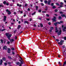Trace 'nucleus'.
<instances>
[{
    "label": "nucleus",
    "instance_id": "obj_56",
    "mask_svg": "<svg viewBox=\"0 0 66 66\" xmlns=\"http://www.w3.org/2000/svg\"><path fill=\"white\" fill-rule=\"evenodd\" d=\"M30 21H32V19L31 18H30Z\"/></svg>",
    "mask_w": 66,
    "mask_h": 66
},
{
    "label": "nucleus",
    "instance_id": "obj_13",
    "mask_svg": "<svg viewBox=\"0 0 66 66\" xmlns=\"http://www.w3.org/2000/svg\"><path fill=\"white\" fill-rule=\"evenodd\" d=\"M61 16L62 17H65V18H66V16H65V15L64 14H62L61 15Z\"/></svg>",
    "mask_w": 66,
    "mask_h": 66
},
{
    "label": "nucleus",
    "instance_id": "obj_9",
    "mask_svg": "<svg viewBox=\"0 0 66 66\" xmlns=\"http://www.w3.org/2000/svg\"><path fill=\"white\" fill-rule=\"evenodd\" d=\"M51 2V0H50L48 1V4L49 5H50V3Z\"/></svg>",
    "mask_w": 66,
    "mask_h": 66
},
{
    "label": "nucleus",
    "instance_id": "obj_10",
    "mask_svg": "<svg viewBox=\"0 0 66 66\" xmlns=\"http://www.w3.org/2000/svg\"><path fill=\"white\" fill-rule=\"evenodd\" d=\"M2 63H3V60H2L1 59L0 61V65H2Z\"/></svg>",
    "mask_w": 66,
    "mask_h": 66
},
{
    "label": "nucleus",
    "instance_id": "obj_44",
    "mask_svg": "<svg viewBox=\"0 0 66 66\" xmlns=\"http://www.w3.org/2000/svg\"><path fill=\"white\" fill-rule=\"evenodd\" d=\"M55 12H57V10L55 9Z\"/></svg>",
    "mask_w": 66,
    "mask_h": 66
},
{
    "label": "nucleus",
    "instance_id": "obj_30",
    "mask_svg": "<svg viewBox=\"0 0 66 66\" xmlns=\"http://www.w3.org/2000/svg\"><path fill=\"white\" fill-rule=\"evenodd\" d=\"M54 5V4L53 3H52L51 4V6H53Z\"/></svg>",
    "mask_w": 66,
    "mask_h": 66
},
{
    "label": "nucleus",
    "instance_id": "obj_62",
    "mask_svg": "<svg viewBox=\"0 0 66 66\" xmlns=\"http://www.w3.org/2000/svg\"><path fill=\"white\" fill-rule=\"evenodd\" d=\"M50 32H52V30H50Z\"/></svg>",
    "mask_w": 66,
    "mask_h": 66
},
{
    "label": "nucleus",
    "instance_id": "obj_25",
    "mask_svg": "<svg viewBox=\"0 0 66 66\" xmlns=\"http://www.w3.org/2000/svg\"><path fill=\"white\" fill-rule=\"evenodd\" d=\"M17 65H19L20 64V63L19 62H18L16 63Z\"/></svg>",
    "mask_w": 66,
    "mask_h": 66
},
{
    "label": "nucleus",
    "instance_id": "obj_52",
    "mask_svg": "<svg viewBox=\"0 0 66 66\" xmlns=\"http://www.w3.org/2000/svg\"><path fill=\"white\" fill-rule=\"evenodd\" d=\"M19 6L20 7H21V6H22V5H19Z\"/></svg>",
    "mask_w": 66,
    "mask_h": 66
},
{
    "label": "nucleus",
    "instance_id": "obj_49",
    "mask_svg": "<svg viewBox=\"0 0 66 66\" xmlns=\"http://www.w3.org/2000/svg\"><path fill=\"white\" fill-rule=\"evenodd\" d=\"M4 64L5 65H7V63H4Z\"/></svg>",
    "mask_w": 66,
    "mask_h": 66
},
{
    "label": "nucleus",
    "instance_id": "obj_32",
    "mask_svg": "<svg viewBox=\"0 0 66 66\" xmlns=\"http://www.w3.org/2000/svg\"><path fill=\"white\" fill-rule=\"evenodd\" d=\"M56 4L57 5H60V4L58 3H56Z\"/></svg>",
    "mask_w": 66,
    "mask_h": 66
},
{
    "label": "nucleus",
    "instance_id": "obj_2",
    "mask_svg": "<svg viewBox=\"0 0 66 66\" xmlns=\"http://www.w3.org/2000/svg\"><path fill=\"white\" fill-rule=\"evenodd\" d=\"M61 29L62 28H59V31L60 30L59 32H58L57 34L58 35H60L62 33V30H61Z\"/></svg>",
    "mask_w": 66,
    "mask_h": 66
},
{
    "label": "nucleus",
    "instance_id": "obj_14",
    "mask_svg": "<svg viewBox=\"0 0 66 66\" xmlns=\"http://www.w3.org/2000/svg\"><path fill=\"white\" fill-rule=\"evenodd\" d=\"M14 40H13V39H12L10 40V42H11V43H12V42H14Z\"/></svg>",
    "mask_w": 66,
    "mask_h": 66
},
{
    "label": "nucleus",
    "instance_id": "obj_5",
    "mask_svg": "<svg viewBox=\"0 0 66 66\" xmlns=\"http://www.w3.org/2000/svg\"><path fill=\"white\" fill-rule=\"evenodd\" d=\"M56 17L55 16L54 17V18L52 20L53 21H56Z\"/></svg>",
    "mask_w": 66,
    "mask_h": 66
},
{
    "label": "nucleus",
    "instance_id": "obj_8",
    "mask_svg": "<svg viewBox=\"0 0 66 66\" xmlns=\"http://www.w3.org/2000/svg\"><path fill=\"white\" fill-rule=\"evenodd\" d=\"M3 49H5V50H7V47L6 46H4L3 47Z\"/></svg>",
    "mask_w": 66,
    "mask_h": 66
},
{
    "label": "nucleus",
    "instance_id": "obj_33",
    "mask_svg": "<svg viewBox=\"0 0 66 66\" xmlns=\"http://www.w3.org/2000/svg\"><path fill=\"white\" fill-rule=\"evenodd\" d=\"M8 57L9 59H12L11 57L8 56Z\"/></svg>",
    "mask_w": 66,
    "mask_h": 66
},
{
    "label": "nucleus",
    "instance_id": "obj_31",
    "mask_svg": "<svg viewBox=\"0 0 66 66\" xmlns=\"http://www.w3.org/2000/svg\"><path fill=\"white\" fill-rule=\"evenodd\" d=\"M46 16H47L48 17H49V14H46Z\"/></svg>",
    "mask_w": 66,
    "mask_h": 66
},
{
    "label": "nucleus",
    "instance_id": "obj_17",
    "mask_svg": "<svg viewBox=\"0 0 66 66\" xmlns=\"http://www.w3.org/2000/svg\"><path fill=\"white\" fill-rule=\"evenodd\" d=\"M40 26L41 27H43V25L41 23L40 24Z\"/></svg>",
    "mask_w": 66,
    "mask_h": 66
},
{
    "label": "nucleus",
    "instance_id": "obj_24",
    "mask_svg": "<svg viewBox=\"0 0 66 66\" xmlns=\"http://www.w3.org/2000/svg\"><path fill=\"white\" fill-rule=\"evenodd\" d=\"M45 3H47V1L45 0L44 1Z\"/></svg>",
    "mask_w": 66,
    "mask_h": 66
},
{
    "label": "nucleus",
    "instance_id": "obj_36",
    "mask_svg": "<svg viewBox=\"0 0 66 66\" xmlns=\"http://www.w3.org/2000/svg\"><path fill=\"white\" fill-rule=\"evenodd\" d=\"M3 3L4 4H6V2L4 1L3 2Z\"/></svg>",
    "mask_w": 66,
    "mask_h": 66
},
{
    "label": "nucleus",
    "instance_id": "obj_59",
    "mask_svg": "<svg viewBox=\"0 0 66 66\" xmlns=\"http://www.w3.org/2000/svg\"><path fill=\"white\" fill-rule=\"evenodd\" d=\"M17 6H19V4H17Z\"/></svg>",
    "mask_w": 66,
    "mask_h": 66
},
{
    "label": "nucleus",
    "instance_id": "obj_60",
    "mask_svg": "<svg viewBox=\"0 0 66 66\" xmlns=\"http://www.w3.org/2000/svg\"><path fill=\"white\" fill-rule=\"evenodd\" d=\"M11 64V62H8V64Z\"/></svg>",
    "mask_w": 66,
    "mask_h": 66
},
{
    "label": "nucleus",
    "instance_id": "obj_45",
    "mask_svg": "<svg viewBox=\"0 0 66 66\" xmlns=\"http://www.w3.org/2000/svg\"><path fill=\"white\" fill-rule=\"evenodd\" d=\"M25 6H28V5L27 4H26L25 5Z\"/></svg>",
    "mask_w": 66,
    "mask_h": 66
},
{
    "label": "nucleus",
    "instance_id": "obj_28",
    "mask_svg": "<svg viewBox=\"0 0 66 66\" xmlns=\"http://www.w3.org/2000/svg\"><path fill=\"white\" fill-rule=\"evenodd\" d=\"M60 23H62L63 22L62 21H60V22H59Z\"/></svg>",
    "mask_w": 66,
    "mask_h": 66
},
{
    "label": "nucleus",
    "instance_id": "obj_38",
    "mask_svg": "<svg viewBox=\"0 0 66 66\" xmlns=\"http://www.w3.org/2000/svg\"><path fill=\"white\" fill-rule=\"evenodd\" d=\"M55 6H53V9H55Z\"/></svg>",
    "mask_w": 66,
    "mask_h": 66
},
{
    "label": "nucleus",
    "instance_id": "obj_51",
    "mask_svg": "<svg viewBox=\"0 0 66 66\" xmlns=\"http://www.w3.org/2000/svg\"><path fill=\"white\" fill-rule=\"evenodd\" d=\"M65 47V46L63 45V46L62 47L63 48H64Z\"/></svg>",
    "mask_w": 66,
    "mask_h": 66
},
{
    "label": "nucleus",
    "instance_id": "obj_35",
    "mask_svg": "<svg viewBox=\"0 0 66 66\" xmlns=\"http://www.w3.org/2000/svg\"><path fill=\"white\" fill-rule=\"evenodd\" d=\"M56 40L57 42H58L59 41V40L58 39H56Z\"/></svg>",
    "mask_w": 66,
    "mask_h": 66
},
{
    "label": "nucleus",
    "instance_id": "obj_48",
    "mask_svg": "<svg viewBox=\"0 0 66 66\" xmlns=\"http://www.w3.org/2000/svg\"><path fill=\"white\" fill-rule=\"evenodd\" d=\"M3 6L2 5H0V7H3Z\"/></svg>",
    "mask_w": 66,
    "mask_h": 66
},
{
    "label": "nucleus",
    "instance_id": "obj_22",
    "mask_svg": "<svg viewBox=\"0 0 66 66\" xmlns=\"http://www.w3.org/2000/svg\"><path fill=\"white\" fill-rule=\"evenodd\" d=\"M2 59L3 61H5V58L4 57Z\"/></svg>",
    "mask_w": 66,
    "mask_h": 66
},
{
    "label": "nucleus",
    "instance_id": "obj_27",
    "mask_svg": "<svg viewBox=\"0 0 66 66\" xmlns=\"http://www.w3.org/2000/svg\"><path fill=\"white\" fill-rule=\"evenodd\" d=\"M8 51H11V49H10V48H8Z\"/></svg>",
    "mask_w": 66,
    "mask_h": 66
},
{
    "label": "nucleus",
    "instance_id": "obj_4",
    "mask_svg": "<svg viewBox=\"0 0 66 66\" xmlns=\"http://www.w3.org/2000/svg\"><path fill=\"white\" fill-rule=\"evenodd\" d=\"M6 12H8V14H9V15H10V14L11 13V12H10V11L8 9L6 10Z\"/></svg>",
    "mask_w": 66,
    "mask_h": 66
},
{
    "label": "nucleus",
    "instance_id": "obj_15",
    "mask_svg": "<svg viewBox=\"0 0 66 66\" xmlns=\"http://www.w3.org/2000/svg\"><path fill=\"white\" fill-rule=\"evenodd\" d=\"M20 27H21L20 25H19L18 27V29H20Z\"/></svg>",
    "mask_w": 66,
    "mask_h": 66
},
{
    "label": "nucleus",
    "instance_id": "obj_20",
    "mask_svg": "<svg viewBox=\"0 0 66 66\" xmlns=\"http://www.w3.org/2000/svg\"><path fill=\"white\" fill-rule=\"evenodd\" d=\"M11 49L12 50L14 51L15 50V49L14 48L12 47L11 48Z\"/></svg>",
    "mask_w": 66,
    "mask_h": 66
},
{
    "label": "nucleus",
    "instance_id": "obj_63",
    "mask_svg": "<svg viewBox=\"0 0 66 66\" xmlns=\"http://www.w3.org/2000/svg\"><path fill=\"white\" fill-rule=\"evenodd\" d=\"M30 9L28 8V11H30Z\"/></svg>",
    "mask_w": 66,
    "mask_h": 66
},
{
    "label": "nucleus",
    "instance_id": "obj_55",
    "mask_svg": "<svg viewBox=\"0 0 66 66\" xmlns=\"http://www.w3.org/2000/svg\"><path fill=\"white\" fill-rule=\"evenodd\" d=\"M60 7H63V6L62 5H60Z\"/></svg>",
    "mask_w": 66,
    "mask_h": 66
},
{
    "label": "nucleus",
    "instance_id": "obj_18",
    "mask_svg": "<svg viewBox=\"0 0 66 66\" xmlns=\"http://www.w3.org/2000/svg\"><path fill=\"white\" fill-rule=\"evenodd\" d=\"M58 19H62V17H61V16H60L59 17Z\"/></svg>",
    "mask_w": 66,
    "mask_h": 66
},
{
    "label": "nucleus",
    "instance_id": "obj_42",
    "mask_svg": "<svg viewBox=\"0 0 66 66\" xmlns=\"http://www.w3.org/2000/svg\"><path fill=\"white\" fill-rule=\"evenodd\" d=\"M41 10H39L38 11L39 12H41Z\"/></svg>",
    "mask_w": 66,
    "mask_h": 66
},
{
    "label": "nucleus",
    "instance_id": "obj_3",
    "mask_svg": "<svg viewBox=\"0 0 66 66\" xmlns=\"http://www.w3.org/2000/svg\"><path fill=\"white\" fill-rule=\"evenodd\" d=\"M64 40H61L60 42L58 43V44H59V45H63L62 43H64Z\"/></svg>",
    "mask_w": 66,
    "mask_h": 66
},
{
    "label": "nucleus",
    "instance_id": "obj_64",
    "mask_svg": "<svg viewBox=\"0 0 66 66\" xmlns=\"http://www.w3.org/2000/svg\"><path fill=\"white\" fill-rule=\"evenodd\" d=\"M34 27H36V25L34 24Z\"/></svg>",
    "mask_w": 66,
    "mask_h": 66
},
{
    "label": "nucleus",
    "instance_id": "obj_61",
    "mask_svg": "<svg viewBox=\"0 0 66 66\" xmlns=\"http://www.w3.org/2000/svg\"><path fill=\"white\" fill-rule=\"evenodd\" d=\"M14 14H16V13L15 12H14Z\"/></svg>",
    "mask_w": 66,
    "mask_h": 66
},
{
    "label": "nucleus",
    "instance_id": "obj_34",
    "mask_svg": "<svg viewBox=\"0 0 66 66\" xmlns=\"http://www.w3.org/2000/svg\"><path fill=\"white\" fill-rule=\"evenodd\" d=\"M1 41L2 43H3V40L2 39H1Z\"/></svg>",
    "mask_w": 66,
    "mask_h": 66
},
{
    "label": "nucleus",
    "instance_id": "obj_16",
    "mask_svg": "<svg viewBox=\"0 0 66 66\" xmlns=\"http://www.w3.org/2000/svg\"><path fill=\"white\" fill-rule=\"evenodd\" d=\"M35 13H36V12H34L32 14V15L33 16L34 15H35Z\"/></svg>",
    "mask_w": 66,
    "mask_h": 66
},
{
    "label": "nucleus",
    "instance_id": "obj_21",
    "mask_svg": "<svg viewBox=\"0 0 66 66\" xmlns=\"http://www.w3.org/2000/svg\"><path fill=\"white\" fill-rule=\"evenodd\" d=\"M59 64H60V66H61V65H62V63H61V62H59Z\"/></svg>",
    "mask_w": 66,
    "mask_h": 66
},
{
    "label": "nucleus",
    "instance_id": "obj_53",
    "mask_svg": "<svg viewBox=\"0 0 66 66\" xmlns=\"http://www.w3.org/2000/svg\"><path fill=\"white\" fill-rule=\"evenodd\" d=\"M10 42H7V44H10Z\"/></svg>",
    "mask_w": 66,
    "mask_h": 66
},
{
    "label": "nucleus",
    "instance_id": "obj_41",
    "mask_svg": "<svg viewBox=\"0 0 66 66\" xmlns=\"http://www.w3.org/2000/svg\"><path fill=\"white\" fill-rule=\"evenodd\" d=\"M64 40H66V37H64Z\"/></svg>",
    "mask_w": 66,
    "mask_h": 66
},
{
    "label": "nucleus",
    "instance_id": "obj_54",
    "mask_svg": "<svg viewBox=\"0 0 66 66\" xmlns=\"http://www.w3.org/2000/svg\"><path fill=\"white\" fill-rule=\"evenodd\" d=\"M60 14H63V13L62 12H60Z\"/></svg>",
    "mask_w": 66,
    "mask_h": 66
},
{
    "label": "nucleus",
    "instance_id": "obj_1",
    "mask_svg": "<svg viewBox=\"0 0 66 66\" xmlns=\"http://www.w3.org/2000/svg\"><path fill=\"white\" fill-rule=\"evenodd\" d=\"M6 35L7 36L8 39L9 40H10V37H11L12 36V35L9 34V33H6Z\"/></svg>",
    "mask_w": 66,
    "mask_h": 66
},
{
    "label": "nucleus",
    "instance_id": "obj_23",
    "mask_svg": "<svg viewBox=\"0 0 66 66\" xmlns=\"http://www.w3.org/2000/svg\"><path fill=\"white\" fill-rule=\"evenodd\" d=\"M38 6H36V10H37V9H38Z\"/></svg>",
    "mask_w": 66,
    "mask_h": 66
},
{
    "label": "nucleus",
    "instance_id": "obj_26",
    "mask_svg": "<svg viewBox=\"0 0 66 66\" xmlns=\"http://www.w3.org/2000/svg\"><path fill=\"white\" fill-rule=\"evenodd\" d=\"M53 29H54V28H53V27H51V30H53Z\"/></svg>",
    "mask_w": 66,
    "mask_h": 66
},
{
    "label": "nucleus",
    "instance_id": "obj_7",
    "mask_svg": "<svg viewBox=\"0 0 66 66\" xmlns=\"http://www.w3.org/2000/svg\"><path fill=\"white\" fill-rule=\"evenodd\" d=\"M57 24H60V23L59 22H57L56 23H54V24L55 26H56L57 25Z\"/></svg>",
    "mask_w": 66,
    "mask_h": 66
},
{
    "label": "nucleus",
    "instance_id": "obj_40",
    "mask_svg": "<svg viewBox=\"0 0 66 66\" xmlns=\"http://www.w3.org/2000/svg\"><path fill=\"white\" fill-rule=\"evenodd\" d=\"M48 24H49V25H51V23L50 22H49L48 23Z\"/></svg>",
    "mask_w": 66,
    "mask_h": 66
},
{
    "label": "nucleus",
    "instance_id": "obj_11",
    "mask_svg": "<svg viewBox=\"0 0 66 66\" xmlns=\"http://www.w3.org/2000/svg\"><path fill=\"white\" fill-rule=\"evenodd\" d=\"M6 17L5 16H4V21H6Z\"/></svg>",
    "mask_w": 66,
    "mask_h": 66
},
{
    "label": "nucleus",
    "instance_id": "obj_19",
    "mask_svg": "<svg viewBox=\"0 0 66 66\" xmlns=\"http://www.w3.org/2000/svg\"><path fill=\"white\" fill-rule=\"evenodd\" d=\"M28 23V22L27 21H25L24 22V23Z\"/></svg>",
    "mask_w": 66,
    "mask_h": 66
},
{
    "label": "nucleus",
    "instance_id": "obj_57",
    "mask_svg": "<svg viewBox=\"0 0 66 66\" xmlns=\"http://www.w3.org/2000/svg\"><path fill=\"white\" fill-rule=\"evenodd\" d=\"M10 51H8V53H10Z\"/></svg>",
    "mask_w": 66,
    "mask_h": 66
},
{
    "label": "nucleus",
    "instance_id": "obj_6",
    "mask_svg": "<svg viewBox=\"0 0 66 66\" xmlns=\"http://www.w3.org/2000/svg\"><path fill=\"white\" fill-rule=\"evenodd\" d=\"M19 57L20 58L21 61H22H22H21V64H23V62H23V60H22V58H21V57Z\"/></svg>",
    "mask_w": 66,
    "mask_h": 66
},
{
    "label": "nucleus",
    "instance_id": "obj_37",
    "mask_svg": "<svg viewBox=\"0 0 66 66\" xmlns=\"http://www.w3.org/2000/svg\"><path fill=\"white\" fill-rule=\"evenodd\" d=\"M5 29H3L2 30H1V31H5Z\"/></svg>",
    "mask_w": 66,
    "mask_h": 66
},
{
    "label": "nucleus",
    "instance_id": "obj_43",
    "mask_svg": "<svg viewBox=\"0 0 66 66\" xmlns=\"http://www.w3.org/2000/svg\"><path fill=\"white\" fill-rule=\"evenodd\" d=\"M41 5H42V6H44V4L43 3H42Z\"/></svg>",
    "mask_w": 66,
    "mask_h": 66
},
{
    "label": "nucleus",
    "instance_id": "obj_39",
    "mask_svg": "<svg viewBox=\"0 0 66 66\" xmlns=\"http://www.w3.org/2000/svg\"><path fill=\"white\" fill-rule=\"evenodd\" d=\"M12 53L13 54H15V52L13 51L12 52Z\"/></svg>",
    "mask_w": 66,
    "mask_h": 66
},
{
    "label": "nucleus",
    "instance_id": "obj_46",
    "mask_svg": "<svg viewBox=\"0 0 66 66\" xmlns=\"http://www.w3.org/2000/svg\"><path fill=\"white\" fill-rule=\"evenodd\" d=\"M46 20L48 21H49V20H50V19H47Z\"/></svg>",
    "mask_w": 66,
    "mask_h": 66
},
{
    "label": "nucleus",
    "instance_id": "obj_29",
    "mask_svg": "<svg viewBox=\"0 0 66 66\" xmlns=\"http://www.w3.org/2000/svg\"><path fill=\"white\" fill-rule=\"evenodd\" d=\"M6 5H9V3H6Z\"/></svg>",
    "mask_w": 66,
    "mask_h": 66
},
{
    "label": "nucleus",
    "instance_id": "obj_50",
    "mask_svg": "<svg viewBox=\"0 0 66 66\" xmlns=\"http://www.w3.org/2000/svg\"><path fill=\"white\" fill-rule=\"evenodd\" d=\"M42 12L43 13H45V12H46L45 11H43Z\"/></svg>",
    "mask_w": 66,
    "mask_h": 66
},
{
    "label": "nucleus",
    "instance_id": "obj_12",
    "mask_svg": "<svg viewBox=\"0 0 66 66\" xmlns=\"http://www.w3.org/2000/svg\"><path fill=\"white\" fill-rule=\"evenodd\" d=\"M55 30H56L55 32H58V29H57V27H56Z\"/></svg>",
    "mask_w": 66,
    "mask_h": 66
},
{
    "label": "nucleus",
    "instance_id": "obj_58",
    "mask_svg": "<svg viewBox=\"0 0 66 66\" xmlns=\"http://www.w3.org/2000/svg\"><path fill=\"white\" fill-rule=\"evenodd\" d=\"M66 64V61H65V62L64 63V64Z\"/></svg>",
    "mask_w": 66,
    "mask_h": 66
},
{
    "label": "nucleus",
    "instance_id": "obj_47",
    "mask_svg": "<svg viewBox=\"0 0 66 66\" xmlns=\"http://www.w3.org/2000/svg\"><path fill=\"white\" fill-rule=\"evenodd\" d=\"M60 4H61V5H63V3L62 2H61L60 3Z\"/></svg>",
    "mask_w": 66,
    "mask_h": 66
}]
</instances>
